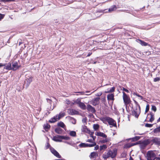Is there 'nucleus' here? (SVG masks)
Returning <instances> with one entry per match:
<instances>
[{
  "instance_id": "6ab92c4d",
  "label": "nucleus",
  "mask_w": 160,
  "mask_h": 160,
  "mask_svg": "<svg viewBox=\"0 0 160 160\" xmlns=\"http://www.w3.org/2000/svg\"><path fill=\"white\" fill-rule=\"evenodd\" d=\"M117 9V7L116 5H113L109 9L108 11L111 12L115 11Z\"/></svg>"
},
{
  "instance_id": "20e7f679",
  "label": "nucleus",
  "mask_w": 160,
  "mask_h": 160,
  "mask_svg": "<svg viewBox=\"0 0 160 160\" xmlns=\"http://www.w3.org/2000/svg\"><path fill=\"white\" fill-rule=\"evenodd\" d=\"M146 157L148 160H154L156 157V154L152 151H149L146 154Z\"/></svg>"
},
{
  "instance_id": "69168bd1",
  "label": "nucleus",
  "mask_w": 160,
  "mask_h": 160,
  "mask_svg": "<svg viewBox=\"0 0 160 160\" xmlns=\"http://www.w3.org/2000/svg\"><path fill=\"white\" fill-rule=\"evenodd\" d=\"M72 119L73 120V121H74V122H73V124H75V123L76 121H75V119H74V118H72Z\"/></svg>"
},
{
  "instance_id": "13d9d810",
  "label": "nucleus",
  "mask_w": 160,
  "mask_h": 160,
  "mask_svg": "<svg viewBox=\"0 0 160 160\" xmlns=\"http://www.w3.org/2000/svg\"><path fill=\"white\" fill-rule=\"evenodd\" d=\"M78 93H80L81 95H84L85 93V92H78Z\"/></svg>"
},
{
  "instance_id": "dca6fc26",
  "label": "nucleus",
  "mask_w": 160,
  "mask_h": 160,
  "mask_svg": "<svg viewBox=\"0 0 160 160\" xmlns=\"http://www.w3.org/2000/svg\"><path fill=\"white\" fill-rule=\"evenodd\" d=\"M98 154L97 152H93L91 153L90 158H96L98 156Z\"/></svg>"
},
{
  "instance_id": "680f3d73",
  "label": "nucleus",
  "mask_w": 160,
  "mask_h": 160,
  "mask_svg": "<svg viewBox=\"0 0 160 160\" xmlns=\"http://www.w3.org/2000/svg\"><path fill=\"white\" fill-rule=\"evenodd\" d=\"M92 54V52H89L87 56V57H89Z\"/></svg>"
},
{
  "instance_id": "864d4df0",
  "label": "nucleus",
  "mask_w": 160,
  "mask_h": 160,
  "mask_svg": "<svg viewBox=\"0 0 160 160\" xmlns=\"http://www.w3.org/2000/svg\"><path fill=\"white\" fill-rule=\"evenodd\" d=\"M133 95L137 96L138 97H141L140 95H139L137 93L134 92L133 93Z\"/></svg>"
},
{
  "instance_id": "6e6d98bb",
  "label": "nucleus",
  "mask_w": 160,
  "mask_h": 160,
  "mask_svg": "<svg viewBox=\"0 0 160 160\" xmlns=\"http://www.w3.org/2000/svg\"><path fill=\"white\" fill-rule=\"evenodd\" d=\"M6 65V64H3V63H0V68L3 66H5Z\"/></svg>"
},
{
  "instance_id": "a878e982",
  "label": "nucleus",
  "mask_w": 160,
  "mask_h": 160,
  "mask_svg": "<svg viewBox=\"0 0 160 160\" xmlns=\"http://www.w3.org/2000/svg\"><path fill=\"white\" fill-rule=\"evenodd\" d=\"M153 132L156 134L160 133V126L157 127L153 129Z\"/></svg>"
},
{
  "instance_id": "2eb2a0df",
  "label": "nucleus",
  "mask_w": 160,
  "mask_h": 160,
  "mask_svg": "<svg viewBox=\"0 0 160 160\" xmlns=\"http://www.w3.org/2000/svg\"><path fill=\"white\" fill-rule=\"evenodd\" d=\"M59 120L58 118V115L54 117L49 120V122L51 123H54Z\"/></svg>"
},
{
  "instance_id": "a211bd4d",
  "label": "nucleus",
  "mask_w": 160,
  "mask_h": 160,
  "mask_svg": "<svg viewBox=\"0 0 160 160\" xmlns=\"http://www.w3.org/2000/svg\"><path fill=\"white\" fill-rule=\"evenodd\" d=\"M63 130L60 128H58L55 129V132L58 134H61L63 132Z\"/></svg>"
},
{
  "instance_id": "c03bdc74",
  "label": "nucleus",
  "mask_w": 160,
  "mask_h": 160,
  "mask_svg": "<svg viewBox=\"0 0 160 160\" xmlns=\"http://www.w3.org/2000/svg\"><path fill=\"white\" fill-rule=\"evenodd\" d=\"M81 101L79 100H77L75 102V103L79 105L80 103L81 102Z\"/></svg>"
},
{
  "instance_id": "c756f323",
  "label": "nucleus",
  "mask_w": 160,
  "mask_h": 160,
  "mask_svg": "<svg viewBox=\"0 0 160 160\" xmlns=\"http://www.w3.org/2000/svg\"><path fill=\"white\" fill-rule=\"evenodd\" d=\"M96 145V143L94 142L92 144L87 143V147H92L95 146Z\"/></svg>"
},
{
  "instance_id": "473e14b6",
  "label": "nucleus",
  "mask_w": 160,
  "mask_h": 160,
  "mask_svg": "<svg viewBox=\"0 0 160 160\" xmlns=\"http://www.w3.org/2000/svg\"><path fill=\"white\" fill-rule=\"evenodd\" d=\"M79 146L80 148L87 147V143H81L79 145Z\"/></svg>"
},
{
  "instance_id": "4c0bfd02",
  "label": "nucleus",
  "mask_w": 160,
  "mask_h": 160,
  "mask_svg": "<svg viewBox=\"0 0 160 160\" xmlns=\"http://www.w3.org/2000/svg\"><path fill=\"white\" fill-rule=\"evenodd\" d=\"M134 102L135 103L136 108H140V107L138 103L136 100H134Z\"/></svg>"
},
{
  "instance_id": "774afa93",
  "label": "nucleus",
  "mask_w": 160,
  "mask_h": 160,
  "mask_svg": "<svg viewBox=\"0 0 160 160\" xmlns=\"http://www.w3.org/2000/svg\"><path fill=\"white\" fill-rule=\"evenodd\" d=\"M160 122V117L157 120V122Z\"/></svg>"
},
{
  "instance_id": "09e8293b",
  "label": "nucleus",
  "mask_w": 160,
  "mask_h": 160,
  "mask_svg": "<svg viewBox=\"0 0 160 160\" xmlns=\"http://www.w3.org/2000/svg\"><path fill=\"white\" fill-rule=\"evenodd\" d=\"M101 143H104L108 142V140L107 139H103L101 141Z\"/></svg>"
},
{
  "instance_id": "39448f33",
  "label": "nucleus",
  "mask_w": 160,
  "mask_h": 160,
  "mask_svg": "<svg viewBox=\"0 0 160 160\" xmlns=\"http://www.w3.org/2000/svg\"><path fill=\"white\" fill-rule=\"evenodd\" d=\"M123 93V100L124 104L126 106L129 104L131 102L130 98L129 96L127 95V94L124 92H122Z\"/></svg>"
},
{
  "instance_id": "052dcab7",
  "label": "nucleus",
  "mask_w": 160,
  "mask_h": 160,
  "mask_svg": "<svg viewBox=\"0 0 160 160\" xmlns=\"http://www.w3.org/2000/svg\"><path fill=\"white\" fill-rule=\"evenodd\" d=\"M154 160H160V158L159 157H156L155 159Z\"/></svg>"
},
{
  "instance_id": "412c9836",
  "label": "nucleus",
  "mask_w": 160,
  "mask_h": 160,
  "mask_svg": "<svg viewBox=\"0 0 160 160\" xmlns=\"http://www.w3.org/2000/svg\"><path fill=\"white\" fill-rule=\"evenodd\" d=\"M138 42L142 46H145L148 45V43L141 40L138 39Z\"/></svg>"
},
{
  "instance_id": "f704fd0d",
  "label": "nucleus",
  "mask_w": 160,
  "mask_h": 160,
  "mask_svg": "<svg viewBox=\"0 0 160 160\" xmlns=\"http://www.w3.org/2000/svg\"><path fill=\"white\" fill-rule=\"evenodd\" d=\"M69 135L72 137H75L76 135V133L75 131H71L70 132Z\"/></svg>"
},
{
  "instance_id": "7ed1b4c3",
  "label": "nucleus",
  "mask_w": 160,
  "mask_h": 160,
  "mask_svg": "<svg viewBox=\"0 0 160 160\" xmlns=\"http://www.w3.org/2000/svg\"><path fill=\"white\" fill-rule=\"evenodd\" d=\"M140 147L142 149H144L146 147L151 143L150 139H148L143 141H139Z\"/></svg>"
},
{
  "instance_id": "ea45409f",
  "label": "nucleus",
  "mask_w": 160,
  "mask_h": 160,
  "mask_svg": "<svg viewBox=\"0 0 160 160\" xmlns=\"http://www.w3.org/2000/svg\"><path fill=\"white\" fill-rule=\"evenodd\" d=\"M153 124L146 123L145 124V127H146L151 128L153 126Z\"/></svg>"
},
{
  "instance_id": "f257e3e1",
  "label": "nucleus",
  "mask_w": 160,
  "mask_h": 160,
  "mask_svg": "<svg viewBox=\"0 0 160 160\" xmlns=\"http://www.w3.org/2000/svg\"><path fill=\"white\" fill-rule=\"evenodd\" d=\"M117 154V149L116 148L110 149L107 152H105L102 155V158L105 159H107L110 157L113 158L116 157Z\"/></svg>"
},
{
  "instance_id": "a18cd8bd",
  "label": "nucleus",
  "mask_w": 160,
  "mask_h": 160,
  "mask_svg": "<svg viewBox=\"0 0 160 160\" xmlns=\"http://www.w3.org/2000/svg\"><path fill=\"white\" fill-rule=\"evenodd\" d=\"M4 16L5 15L0 13V21L4 18Z\"/></svg>"
},
{
  "instance_id": "de8ad7c7",
  "label": "nucleus",
  "mask_w": 160,
  "mask_h": 160,
  "mask_svg": "<svg viewBox=\"0 0 160 160\" xmlns=\"http://www.w3.org/2000/svg\"><path fill=\"white\" fill-rule=\"evenodd\" d=\"M46 100L47 101V102L50 104H51L52 102V101L49 98H46Z\"/></svg>"
},
{
  "instance_id": "4468645a",
  "label": "nucleus",
  "mask_w": 160,
  "mask_h": 160,
  "mask_svg": "<svg viewBox=\"0 0 160 160\" xmlns=\"http://www.w3.org/2000/svg\"><path fill=\"white\" fill-rule=\"evenodd\" d=\"M107 99L108 101H113L114 99V94L113 93L109 94L107 95Z\"/></svg>"
},
{
  "instance_id": "338daca9",
  "label": "nucleus",
  "mask_w": 160,
  "mask_h": 160,
  "mask_svg": "<svg viewBox=\"0 0 160 160\" xmlns=\"http://www.w3.org/2000/svg\"><path fill=\"white\" fill-rule=\"evenodd\" d=\"M22 43V42H19V45H20Z\"/></svg>"
},
{
  "instance_id": "9d476101",
  "label": "nucleus",
  "mask_w": 160,
  "mask_h": 160,
  "mask_svg": "<svg viewBox=\"0 0 160 160\" xmlns=\"http://www.w3.org/2000/svg\"><path fill=\"white\" fill-rule=\"evenodd\" d=\"M12 70L15 71L18 69L20 67V66L18 65V63L17 61L13 62H12Z\"/></svg>"
},
{
  "instance_id": "c9c22d12",
  "label": "nucleus",
  "mask_w": 160,
  "mask_h": 160,
  "mask_svg": "<svg viewBox=\"0 0 160 160\" xmlns=\"http://www.w3.org/2000/svg\"><path fill=\"white\" fill-rule=\"evenodd\" d=\"M140 138L139 136H135V137L132 138V141H138L139 139Z\"/></svg>"
},
{
  "instance_id": "5fc2aeb1",
  "label": "nucleus",
  "mask_w": 160,
  "mask_h": 160,
  "mask_svg": "<svg viewBox=\"0 0 160 160\" xmlns=\"http://www.w3.org/2000/svg\"><path fill=\"white\" fill-rule=\"evenodd\" d=\"M86 142H91V143H92L93 142H93L92 140V139H88L86 141Z\"/></svg>"
},
{
  "instance_id": "72a5a7b5",
  "label": "nucleus",
  "mask_w": 160,
  "mask_h": 160,
  "mask_svg": "<svg viewBox=\"0 0 160 160\" xmlns=\"http://www.w3.org/2000/svg\"><path fill=\"white\" fill-rule=\"evenodd\" d=\"M61 136V140L64 139L65 140H69L70 138L69 137L67 136Z\"/></svg>"
},
{
  "instance_id": "aec40b11",
  "label": "nucleus",
  "mask_w": 160,
  "mask_h": 160,
  "mask_svg": "<svg viewBox=\"0 0 160 160\" xmlns=\"http://www.w3.org/2000/svg\"><path fill=\"white\" fill-rule=\"evenodd\" d=\"M136 144L135 143H128L124 145V148H128Z\"/></svg>"
},
{
  "instance_id": "7c9ffc66",
  "label": "nucleus",
  "mask_w": 160,
  "mask_h": 160,
  "mask_svg": "<svg viewBox=\"0 0 160 160\" xmlns=\"http://www.w3.org/2000/svg\"><path fill=\"white\" fill-rule=\"evenodd\" d=\"M58 126H60L62 128H64L65 127V126L63 122H58Z\"/></svg>"
},
{
  "instance_id": "bb28decb",
  "label": "nucleus",
  "mask_w": 160,
  "mask_h": 160,
  "mask_svg": "<svg viewBox=\"0 0 160 160\" xmlns=\"http://www.w3.org/2000/svg\"><path fill=\"white\" fill-rule=\"evenodd\" d=\"M78 106L80 107L81 109L83 110H85L86 109V106L85 104L82 102H81L79 105H78Z\"/></svg>"
},
{
  "instance_id": "e433bc0d",
  "label": "nucleus",
  "mask_w": 160,
  "mask_h": 160,
  "mask_svg": "<svg viewBox=\"0 0 160 160\" xmlns=\"http://www.w3.org/2000/svg\"><path fill=\"white\" fill-rule=\"evenodd\" d=\"M15 0H0V2H15Z\"/></svg>"
},
{
  "instance_id": "423d86ee",
  "label": "nucleus",
  "mask_w": 160,
  "mask_h": 160,
  "mask_svg": "<svg viewBox=\"0 0 160 160\" xmlns=\"http://www.w3.org/2000/svg\"><path fill=\"white\" fill-rule=\"evenodd\" d=\"M151 143L152 145L153 144L156 145L160 146V138L158 137H153L152 139H150Z\"/></svg>"
},
{
  "instance_id": "f3484780",
  "label": "nucleus",
  "mask_w": 160,
  "mask_h": 160,
  "mask_svg": "<svg viewBox=\"0 0 160 160\" xmlns=\"http://www.w3.org/2000/svg\"><path fill=\"white\" fill-rule=\"evenodd\" d=\"M96 135L98 136L102 137L105 138H106L107 137V136L105 134L100 132H98L96 134Z\"/></svg>"
},
{
  "instance_id": "5701e85b",
  "label": "nucleus",
  "mask_w": 160,
  "mask_h": 160,
  "mask_svg": "<svg viewBox=\"0 0 160 160\" xmlns=\"http://www.w3.org/2000/svg\"><path fill=\"white\" fill-rule=\"evenodd\" d=\"M50 125L47 123L45 124L43 126L44 129L46 131H48V130L50 129Z\"/></svg>"
},
{
  "instance_id": "e2e57ef3",
  "label": "nucleus",
  "mask_w": 160,
  "mask_h": 160,
  "mask_svg": "<svg viewBox=\"0 0 160 160\" xmlns=\"http://www.w3.org/2000/svg\"><path fill=\"white\" fill-rule=\"evenodd\" d=\"M91 137L93 138V140L94 141L95 139L96 138V137L95 136H91Z\"/></svg>"
},
{
  "instance_id": "0e129e2a",
  "label": "nucleus",
  "mask_w": 160,
  "mask_h": 160,
  "mask_svg": "<svg viewBox=\"0 0 160 160\" xmlns=\"http://www.w3.org/2000/svg\"><path fill=\"white\" fill-rule=\"evenodd\" d=\"M129 160H134L133 158L131 156L130 157Z\"/></svg>"
},
{
  "instance_id": "37998d69",
  "label": "nucleus",
  "mask_w": 160,
  "mask_h": 160,
  "mask_svg": "<svg viewBox=\"0 0 160 160\" xmlns=\"http://www.w3.org/2000/svg\"><path fill=\"white\" fill-rule=\"evenodd\" d=\"M160 80V78L159 77H156L153 79V81L154 82H157L159 81Z\"/></svg>"
},
{
  "instance_id": "3c124183",
  "label": "nucleus",
  "mask_w": 160,
  "mask_h": 160,
  "mask_svg": "<svg viewBox=\"0 0 160 160\" xmlns=\"http://www.w3.org/2000/svg\"><path fill=\"white\" fill-rule=\"evenodd\" d=\"M94 147V150H98L99 149V147L98 145H96Z\"/></svg>"
},
{
  "instance_id": "1a4fd4ad",
  "label": "nucleus",
  "mask_w": 160,
  "mask_h": 160,
  "mask_svg": "<svg viewBox=\"0 0 160 160\" xmlns=\"http://www.w3.org/2000/svg\"><path fill=\"white\" fill-rule=\"evenodd\" d=\"M100 99V98H94L91 101V104H92L93 106H95L98 105L99 104Z\"/></svg>"
},
{
  "instance_id": "bf43d9fd",
  "label": "nucleus",
  "mask_w": 160,
  "mask_h": 160,
  "mask_svg": "<svg viewBox=\"0 0 160 160\" xmlns=\"http://www.w3.org/2000/svg\"><path fill=\"white\" fill-rule=\"evenodd\" d=\"M102 100L103 102H105L106 101V98L105 97H104L102 99Z\"/></svg>"
},
{
  "instance_id": "393cba45",
  "label": "nucleus",
  "mask_w": 160,
  "mask_h": 160,
  "mask_svg": "<svg viewBox=\"0 0 160 160\" xmlns=\"http://www.w3.org/2000/svg\"><path fill=\"white\" fill-rule=\"evenodd\" d=\"M4 69L8 70H12V68L11 66V63L10 62L8 63L7 65L4 67Z\"/></svg>"
},
{
  "instance_id": "f03ea898",
  "label": "nucleus",
  "mask_w": 160,
  "mask_h": 160,
  "mask_svg": "<svg viewBox=\"0 0 160 160\" xmlns=\"http://www.w3.org/2000/svg\"><path fill=\"white\" fill-rule=\"evenodd\" d=\"M101 120L105 123V122L107 121L108 122V124L110 125H112L114 127L116 126V121L112 118L108 117H106L102 118Z\"/></svg>"
},
{
  "instance_id": "6e6552de",
  "label": "nucleus",
  "mask_w": 160,
  "mask_h": 160,
  "mask_svg": "<svg viewBox=\"0 0 160 160\" xmlns=\"http://www.w3.org/2000/svg\"><path fill=\"white\" fill-rule=\"evenodd\" d=\"M51 152L56 157L58 158H61V156L59 153L54 148H51L50 149Z\"/></svg>"
},
{
  "instance_id": "a19ab883",
  "label": "nucleus",
  "mask_w": 160,
  "mask_h": 160,
  "mask_svg": "<svg viewBox=\"0 0 160 160\" xmlns=\"http://www.w3.org/2000/svg\"><path fill=\"white\" fill-rule=\"evenodd\" d=\"M149 105L148 104H147L146 105L145 112L147 113L149 110Z\"/></svg>"
},
{
  "instance_id": "58836bf2",
  "label": "nucleus",
  "mask_w": 160,
  "mask_h": 160,
  "mask_svg": "<svg viewBox=\"0 0 160 160\" xmlns=\"http://www.w3.org/2000/svg\"><path fill=\"white\" fill-rule=\"evenodd\" d=\"M32 78H33L32 77H30L28 79L27 81L28 82L29 84H30V83L32 82Z\"/></svg>"
},
{
  "instance_id": "4be33fe9",
  "label": "nucleus",
  "mask_w": 160,
  "mask_h": 160,
  "mask_svg": "<svg viewBox=\"0 0 160 160\" xmlns=\"http://www.w3.org/2000/svg\"><path fill=\"white\" fill-rule=\"evenodd\" d=\"M148 115L150 116V118L149 120V122H152L154 120V116L153 113L151 112Z\"/></svg>"
},
{
  "instance_id": "79ce46f5",
  "label": "nucleus",
  "mask_w": 160,
  "mask_h": 160,
  "mask_svg": "<svg viewBox=\"0 0 160 160\" xmlns=\"http://www.w3.org/2000/svg\"><path fill=\"white\" fill-rule=\"evenodd\" d=\"M151 109L155 112L157 111V108L154 105H152V106Z\"/></svg>"
},
{
  "instance_id": "ddd939ff",
  "label": "nucleus",
  "mask_w": 160,
  "mask_h": 160,
  "mask_svg": "<svg viewBox=\"0 0 160 160\" xmlns=\"http://www.w3.org/2000/svg\"><path fill=\"white\" fill-rule=\"evenodd\" d=\"M52 139L56 142H61V136L60 135H57L53 137Z\"/></svg>"
},
{
  "instance_id": "0eeeda50",
  "label": "nucleus",
  "mask_w": 160,
  "mask_h": 160,
  "mask_svg": "<svg viewBox=\"0 0 160 160\" xmlns=\"http://www.w3.org/2000/svg\"><path fill=\"white\" fill-rule=\"evenodd\" d=\"M140 113V108H136L135 109H134L132 112V115L136 118H138Z\"/></svg>"
},
{
  "instance_id": "2f4dec72",
  "label": "nucleus",
  "mask_w": 160,
  "mask_h": 160,
  "mask_svg": "<svg viewBox=\"0 0 160 160\" xmlns=\"http://www.w3.org/2000/svg\"><path fill=\"white\" fill-rule=\"evenodd\" d=\"M99 128V125L98 124H94L93 125V129L95 131H96Z\"/></svg>"
},
{
  "instance_id": "c85d7f7f",
  "label": "nucleus",
  "mask_w": 160,
  "mask_h": 160,
  "mask_svg": "<svg viewBox=\"0 0 160 160\" xmlns=\"http://www.w3.org/2000/svg\"><path fill=\"white\" fill-rule=\"evenodd\" d=\"M115 88L114 87H112L109 90L105 91V93H109L113 92L115 91Z\"/></svg>"
},
{
  "instance_id": "603ef678",
  "label": "nucleus",
  "mask_w": 160,
  "mask_h": 160,
  "mask_svg": "<svg viewBox=\"0 0 160 160\" xmlns=\"http://www.w3.org/2000/svg\"><path fill=\"white\" fill-rule=\"evenodd\" d=\"M133 95L137 96L138 97H141L140 95H139L137 93L134 92L133 93Z\"/></svg>"
},
{
  "instance_id": "cd10ccee",
  "label": "nucleus",
  "mask_w": 160,
  "mask_h": 160,
  "mask_svg": "<svg viewBox=\"0 0 160 160\" xmlns=\"http://www.w3.org/2000/svg\"><path fill=\"white\" fill-rule=\"evenodd\" d=\"M107 148V146L106 145H103L100 146V151H104Z\"/></svg>"
},
{
  "instance_id": "f8f14e48",
  "label": "nucleus",
  "mask_w": 160,
  "mask_h": 160,
  "mask_svg": "<svg viewBox=\"0 0 160 160\" xmlns=\"http://www.w3.org/2000/svg\"><path fill=\"white\" fill-rule=\"evenodd\" d=\"M82 131L83 132L88 133L90 134L91 135L93 134V132H90V130L87 128V127L85 126H84L82 128Z\"/></svg>"
},
{
  "instance_id": "b1692460",
  "label": "nucleus",
  "mask_w": 160,
  "mask_h": 160,
  "mask_svg": "<svg viewBox=\"0 0 160 160\" xmlns=\"http://www.w3.org/2000/svg\"><path fill=\"white\" fill-rule=\"evenodd\" d=\"M65 115V113L64 112H61L58 115V118L59 120L61 118L64 117Z\"/></svg>"
},
{
  "instance_id": "9b49d317",
  "label": "nucleus",
  "mask_w": 160,
  "mask_h": 160,
  "mask_svg": "<svg viewBox=\"0 0 160 160\" xmlns=\"http://www.w3.org/2000/svg\"><path fill=\"white\" fill-rule=\"evenodd\" d=\"M86 108L88 112H91L92 113H94L96 112L95 108L90 104L87 105Z\"/></svg>"
},
{
  "instance_id": "49530a36",
  "label": "nucleus",
  "mask_w": 160,
  "mask_h": 160,
  "mask_svg": "<svg viewBox=\"0 0 160 160\" xmlns=\"http://www.w3.org/2000/svg\"><path fill=\"white\" fill-rule=\"evenodd\" d=\"M70 112L72 113V115L74 114H75V112H76L75 110L73 109H71L70 110Z\"/></svg>"
},
{
  "instance_id": "8fccbe9b",
  "label": "nucleus",
  "mask_w": 160,
  "mask_h": 160,
  "mask_svg": "<svg viewBox=\"0 0 160 160\" xmlns=\"http://www.w3.org/2000/svg\"><path fill=\"white\" fill-rule=\"evenodd\" d=\"M122 90H123V91H125L127 92L128 93L129 92L128 90L127 89L123 87H122Z\"/></svg>"
},
{
  "instance_id": "4d7b16f0",
  "label": "nucleus",
  "mask_w": 160,
  "mask_h": 160,
  "mask_svg": "<svg viewBox=\"0 0 160 160\" xmlns=\"http://www.w3.org/2000/svg\"><path fill=\"white\" fill-rule=\"evenodd\" d=\"M50 144L49 143H47V145L46 146V148L47 149L48 148H49V147H50Z\"/></svg>"
}]
</instances>
